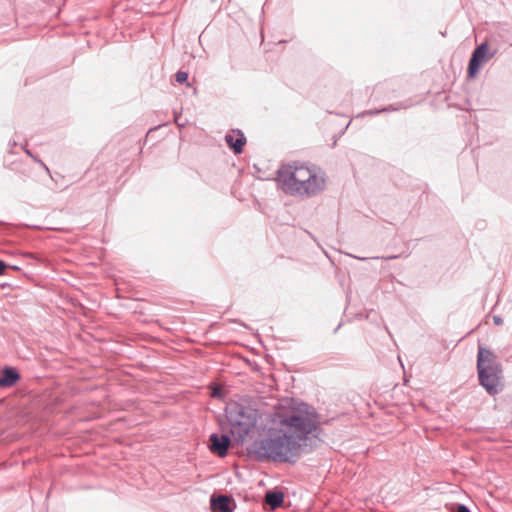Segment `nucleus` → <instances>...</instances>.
<instances>
[{
    "label": "nucleus",
    "instance_id": "f8f14e48",
    "mask_svg": "<svg viewBox=\"0 0 512 512\" xmlns=\"http://www.w3.org/2000/svg\"><path fill=\"white\" fill-rule=\"evenodd\" d=\"M264 499L266 504L272 509L282 507L284 504L285 494L279 488L269 489L265 492Z\"/></svg>",
    "mask_w": 512,
    "mask_h": 512
},
{
    "label": "nucleus",
    "instance_id": "a211bd4d",
    "mask_svg": "<svg viewBox=\"0 0 512 512\" xmlns=\"http://www.w3.org/2000/svg\"><path fill=\"white\" fill-rule=\"evenodd\" d=\"M8 268V264L0 259V275L4 274V271Z\"/></svg>",
    "mask_w": 512,
    "mask_h": 512
},
{
    "label": "nucleus",
    "instance_id": "f03ea898",
    "mask_svg": "<svg viewBox=\"0 0 512 512\" xmlns=\"http://www.w3.org/2000/svg\"><path fill=\"white\" fill-rule=\"evenodd\" d=\"M225 417L230 426V434L236 444L240 445L255 427L258 410L237 401H230L225 407Z\"/></svg>",
    "mask_w": 512,
    "mask_h": 512
},
{
    "label": "nucleus",
    "instance_id": "423d86ee",
    "mask_svg": "<svg viewBox=\"0 0 512 512\" xmlns=\"http://www.w3.org/2000/svg\"><path fill=\"white\" fill-rule=\"evenodd\" d=\"M497 50L490 51L489 44L484 41L472 51L467 66V78L475 79L485 63L492 59Z\"/></svg>",
    "mask_w": 512,
    "mask_h": 512
},
{
    "label": "nucleus",
    "instance_id": "412c9836",
    "mask_svg": "<svg viewBox=\"0 0 512 512\" xmlns=\"http://www.w3.org/2000/svg\"><path fill=\"white\" fill-rule=\"evenodd\" d=\"M174 115H175V122H176L180 127H183V126H184V124H180V123L178 122V117H179V116H178V114H177L176 112H174Z\"/></svg>",
    "mask_w": 512,
    "mask_h": 512
},
{
    "label": "nucleus",
    "instance_id": "393cba45",
    "mask_svg": "<svg viewBox=\"0 0 512 512\" xmlns=\"http://www.w3.org/2000/svg\"><path fill=\"white\" fill-rule=\"evenodd\" d=\"M9 144H10V146H11V147H14V146H16V145H17V142H16V141H10V143H9Z\"/></svg>",
    "mask_w": 512,
    "mask_h": 512
},
{
    "label": "nucleus",
    "instance_id": "dca6fc26",
    "mask_svg": "<svg viewBox=\"0 0 512 512\" xmlns=\"http://www.w3.org/2000/svg\"><path fill=\"white\" fill-rule=\"evenodd\" d=\"M450 512H471V510L465 504L459 503Z\"/></svg>",
    "mask_w": 512,
    "mask_h": 512
},
{
    "label": "nucleus",
    "instance_id": "4be33fe9",
    "mask_svg": "<svg viewBox=\"0 0 512 512\" xmlns=\"http://www.w3.org/2000/svg\"><path fill=\"white\" fill-rule=\"evenodd\" d=\"M396 258H398L397 255H391V256L386 257L387 260H393V259H396Z\"/></svg>",
    "mask_w": 512,
    "mask_h": 512
},
{
    "label": "nucleus",
    "instance_id": "7ed1b4c3",
    "mask_svg": "<svg viewBox=\"0 0 512 512\" xmlns=\"http://www.w3.org/2000/svg\"><path fill=\"white\" fill-rule=\"evenodd\" d=\"M316 175L317 174L306 165H297L296 163L294 165L286 164L277 170L276 181L278 186L283 189V187H288V185H295L299 180L310 179Z\"/></svg>",
    "mask_w": 512,
    "mask_h": 512
},
{
    "label": "nucleus",
    "instance_id": "b1692460",
    "mask_svg": "<svg viewBox=\"0 0 512 512\" xmlns=\"http://www.w3.org/2000/svg\"><path fill=\"white\" fill-rule=\"evenodd\" d=\"M341 325H342L341 323L338 324V326L334 329V331H333L334 334L338 332V330L340 329Z\"/></svg>",
    "mask_w": 512,
    "mask_h": 512
},
{
    "label": "nucleus",
    "instance_id": "6e6552de",
    "mask_svg": "<svg viewBox=\"0 0 512 512\" xmlns=\"http://www.w3.org/2000/svg\"><path fill=\"white\" fill-rule=\"evenodd\" d=\"M495 353L483 346L482 344L478 345L477 359H476V369L477 370H485V369H494L495 365H502L498 362Z\"/></svg>",
    "mask_w": 512,
    "mask_h": 512
},
{
    "label": "nucleus",
    "instance_id": "39448f33",
    "mask_svg": "<svg viewBox=\"0 0 512 512\" xmlns=\"http://www.w3.org/2000/svg\"><path fill=\"white\" fill-rule=\"evenodd\" d=\"M479 385L489 394L495 396L503 391V367L495 365L494 369L477 370Z\"/></svg>",
    "mask_w": 512,
    "mask_h": 512
},
{
    "label": "nucleus",
    "instance_id": "bb28decb",
    "mask_svg": "<svg viewBox=\"0 0 512 512\" xmlns=\"http://www.w3.org/2000/svg\"><path fill=\"white\" fill-rule=\"evenodd\" d=\"M26 256L27 257H32V254L31 253H27Z\"/></svg>",
    "mask_w": 512,
    "mask_h": 512
},
{
    "label": "nucleus",
    "instance_id": "a878e982",
    "mask_svg": "<svg viewBox=\"0 0 512 512\" xmlns=\"http://www.w3.org/2000/svg\"><path fill=\"white\" fill-rule=\"evenodd\" d=\"M156 129H157V127H155V128H150L149 132H151V131H153V130H156Z\"/></svg>",
    "mask_w": 512,
    "mask_h": 512
},
{
    "label": "nucleus",
    "instance_id": "5701e85b",
    "mask_svg": "<svg viewBox=\"0 0 512 512\" xmlns=\"http://www.w3.org/2000/svg\"><path fill=\"white\" fill-rule=\"evenodd\" d=\"M8 267H10L11 269L13 270H20V267L16 266V265H8Z\"/></svg>",
    "mask_w": 512,
    "mask_h": 512
},
{
    "label": "nucleus",
    "instance_id": "0eeeda50",
    "mask_svg": "<svg viewBox=\"0 0 512 512\" xmlns=\"http://www.w3.org/2000/svg\"><path fill=\"white\" fill-rule=\"evenodd\" d=\"M231 434L228 433H212L209 436V451L220 457L224 458L228 455L229 447L232 443Z\"/></svg>",
    "mask_w": 512,
    "mask_h": 512
},
{
    "label": "nucleus",
    "instance_id": "2eb2a0df",
    "mask_svg": "<svg viewBox=\"0 0 512 512\" xmlns=\"http://www.w3.org/2000/svg\"><path fill=\"white\" fill-rule=\"evenodd\" d=\"M27 146H28L27 141H25V143L21 145V147H22V149L24 150V152H25V153H26V154H27V155H28V156H29V157H30L34 162L40 161V158H39L37 155L33 154V153L31 152V150L27 148Z\"/></svg>",
    "mask_w": 512,
    "mask_h": 512
},
{
    "label": "nucleus",
    "instance_id": "9d476101",
    "mask_svg": "<svg viewBox=\"0 0 512 512\" xmlns=\"http://www.w3.org/2000/svg\"><path fill=\"white\" fill-rule=\"evenodd\" d=\"M20 378L21 375L15 367L6 365L0 371V388L13 387Z\"/></svg>",
    "mask_w": 512,
    "mask_h": 512
},
{
    "label": "nucleus",
    "instance_id": "ddd939ff",
    "mask_svg": "<svg viewBox=\"0 0 512 512\" xmlns=\"http://www.w3.org/2000/svg\"><path fill=\"white\" fill-rule=\"evenodd\" d=\"M407 107H408V105H401L400 107H397V106L391 104V105L385 106V107H383L381 109H375V110L367 111V114H369V115H378V114H380L382 112L398 111L401 108L405 109Z\"/></svg>",
    "mask_w": 512,
    "mask_h": 512
},
{
    "label": "nucleus",
    "instance_id": "aec40b11",
    "mask_svg": "<svg viewBox=\"0 0 512 512\" xmlns=\"http://www.w3.org/2000/svg\"><path fill=\"white\" fill-rule=\"evenodd\" d=\"M36 163H38L46 172L50 173L49 168L41 159H40V161H37Z\"/></svg>",
    "mask_w": 512,
    "mask_h": 512
},
{
    "label": "nucleus",
    "instance_id": "20e7f679",
    "mask_svg": "<svg viewBox=\"0 0 512 512\" xmlns=\"http://www.w3.org/2000/svg\"><path fill=\"white\" fill-rule=\"evenodd\" d=\"M325 179L322 176H313L310 179L299 180L295 185L283 187L282 191L291 196L313 197L325 189Z\"/></svg>",
    "mask_w": 512,
    "mask_h": 512
},
{
    "label": "nucleus",
    "instance_id": "9b49d317",
    "mask_svg": "<svg viewBox=\"0 0 512 512\" xmlns=\"http://www.w3.org/2000/svg\"><path fill=\"white\" fill-rule=\"evenodd\" d=\"M232 133L236 134V138L232 134H226L225 142L235 154H240L246 144V137L240 129H233Z\"/></svg>",
    "mask_w": 512,
    "mask_h": 512
},
{
    "label": "nucleus",
    "instance_id": "1a4fd4ad",
    "mask_svg": "<svg viewBox=\"0 0 512 512\" xmlns=\"http://www.w3.org/2000/svg\"><path fill=\"white\" fill-rule=\"evenodd\" d=\"M210 507L212 512H234L236 502L232 496L229 495H211Z\"/></svg>",
    "mask_w": 512,
    "mask_h": 512
},
{
    "label": "nucleus",
    "instance_id": "6ab92c4d",
    "mask_svg": "<svg viewBox=\"0 0 512 512\" xmlns=\"http://www.w3.org/2000/svg\"><path fill=\"white\" fill-rule=\"evenodd\" d=\"M493 322L495 325H501L503 323V319L500 316H493Z\"/></svg>",
    "mask_w": 512,
    "mask_h": 512
},
{
    "label": "nucleus",
    "instance_id": "f3484780",
    "mask_svg": "<svg viewBox=\"0 0 512 512\" xmlns=\"http://www.w3.org/2000/svg\"><path fill=\"white\" fill-rule=\"evenodd\" d=\"M212 397L222 399L224 398L225 394L222 391L221 388L215 387L211 392Z\"/></svg>",
    "mask_w": 512,
    "mask_h": 512
},
{
    "label": "nucleus",
    "instance_id": "f257e3e1",
    "mask_svg": "<svg viewBox=\"0 0 512 512\" xmlns=\"http://www.w3.org/2000/svg\"><path fill=\"white\" fill-rule=\"evenodd\" d=\"M324 430L317 410L301 402L271 428L266 437L256 439L246 447L249 460L255 462L287 463L294 465L324 443Z\"/></svg>",
    "mask_w": 512,
    "mask_h": 512
},
{
    "label": "nucleus",
    "instance_id": "4468645a",
    "mask_svg": "<svg viewBox=\"0 0 512 512\" xmlns=\"http://www.w3.org/2000/svg\"><path fill=\"white\" fill-rule=\"evenodd\" d=\"M188 77H189L188 72L182 71V70L177 71L176 74H175V80L179 84H187V85H189Z\"/></svg>",
    "mask_w": 512,
    "mask_h": 512
}]
</instances>
